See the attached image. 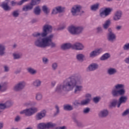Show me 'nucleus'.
Wrapping results in <instances>:
<instances>
[{
    "label": "nucleus",
    "mask_w": 129,
    "mask_h": 129,
    "mask_svg": "<svg viewBox=\"0 0 129 129\" xmlns=\"http://www.w3.org/2000/svg\"><path fill=\"white\" fill-rule=\"evenodd\" d=\"M83 79L80 74H74L64 79L62 83L57 85L55 91L58 94H62L63 91L69 92L74 89L75 94H79L82 91L83 87L81 86Z\"/></svg>",
    "instance_id": "f257e3e1"
},
{
    "label": "nucleus",
    "mask_w": 129,
    "mask_h": 129,
    "mask_svg": "<svg viewBox=\"0 0 129 129\" xmlns=\"http://www.w3.org/2000/svg\"><path fill=\"white\" fill-rule=\"evenodd\" d=\"M53 31V26L49 24H45L42 27V32H36L32 34L34 38H36L34 42V46L37 48L44 49L47 47L56 48L57 44L52 41L54 34H50Z\"/></svg>",
    "instance_id": "f03ea898"
},
{
    "label": "nucleus",
    "mask_w": 129,
    "mask_h": 129,
    "mask_svg": "<svg viewBox=\"0 0 129 129\" xmlns=\"http://www.w3.org/2000/svg\"><path fill=\"white\" fill-rule=\"evenodd\" d=\"M124 85L122 84H117L114 86V88L111 90V94L112 97H118L120 96L118 99L117 103V107H120L122 103H125L127 101V96H124L125 94V89Z\"/></svg>",
    "instance_id": "7ed1b4c3"
},
{
    "label": "nucleus",
    "mask_w": 129,
    "mask_h": 129,
    "mask_svg": "<svg viewBox=\"0 0 129 129\" xmlns=\"http://www.w3.org/2000/svg\"><path fill=\"white\" fill-rule=\"evenodd\" d=\"M68 30L73 36H80L84 31V27L72 25L69 27Z\"/></svg>",
    "instance_id": "20e7f679"
},
{
    "label": "nucleus",
    "mask_w": 129,
    "mask_h": 129,
    "mask_svg": "<svg viewBox=\"0 0 129 129\" xmlns=\"http://www.w3.org/2000/svg\"><path fill=\"white\" fill-rule=\"evenodd\" d=\"M57 126V124L54 123L52 122H49L47 123L41 122L37 124L38 129H50L54 128L55 126Z\"/></svg>",
    "instance_id": "39448f33"
},
{
    "label": "nucleus",
    "mask_w": 129,
    "mask_h": 129,
    "mask_svg": "<svg viewBox=\"0 0 129 129\" xmlns=\"http://www.w3.org/2000/svg\"><path fill=\"white\" fill-rule=\"evenodd\" d=\"M26 87V82L22 81L17 83L13 87V90L15 92H21Z\"/></svg>",
    "instance_id": "423d86ee"
},
{
    "label": "nucleus",
    "mask_w": 129,
    "mask_h": 129,
    "mask_svg": "<svg viewBox=\"0 0 129 129\" xmlns=\"http://www.w3.org/2000/svg\"><path fill=\"white\" fill-rule=\"evenodd\" d=\"M37 111L38 108L36 107L29 108L21 111L20 114H24V113L26 116H31V115H33V114L36 113Z\"/></svg>",
    "instance_id": "0eeeda50"
},
{
    "label": "nucleus",
    "mask_w": 129,
    "mask_h": 129,
    "mask_svg": "<svg viewBox=\"0 0 129 129\" xmlns=\"http://www.w3.org/2000/svg\"><path fill=\"white\" fill-rule=\"evenodd\" d=\"M90 103V99L86 98L84 100H83L81 101L79 100H75L73 102V104L75 107H78L79 105L84 106L88 105Z\"/></svg>",
    "instance_id": "6e6552de"
},
{
    "label": "nucleus",
    "mask_w": 129,
    "mask_h": 129,
    "mask_svg": "<svg viewBox=\"0 0 129 129\" xmlns=\"http://www.w3.org/2000/svg\"><path fill=\"white\" fill-rule=\"evenodd\" d=\"M82 10V6L81 5H75L74 6L71 10L72 15L75 17L77 16H79L81 13Z\"/></svg>",
    "instance_id": "1a4fd4ad"
},
{
    "label": "nucleus",
    "mask_w": 129,
    "mask_h": 129,
    "mask_svg": "<svg viewBox=\"0 0 129 129\" xmlns=\"http://www.w3.org/2000/svg\"><path fill=\"white\" fill-rule=\"evenodd\" d=\"M116 39V36L115 34L112 32V29L111 28H109L108 29V33H107V40L109 42H111V43H113L114 41H115Z\"/></svg>",
    "instance_id": "9d476101"
},
{
    "label": "nucleus",
    "mask_w": 129,
    "mask_h": 129,
    "mask_svg": "<svg viewBox=\"0 0 129 129\" xmlns=\"http://www.w3.org/2000/svg\"><path fill=\"white\" fill-rule=\"evenodd\" d=\"M65 7L57 6L54 8L52 11V15H57V14H63L65 13Z\"/></svg>",
    "instance_id": "9b49d317"
},
{
    "label": "nucleus",
    "mask_w": 129,
    "mask_h": 129,
    "mask_svg": "<svg viewBox=\"0 0 129 129\" xmlns=\"http://www.w3.org/2000/svg\"><path fill=\"white\" fill-rule=\"evenodd\" d=\"M103 51V49L101 48L96 49L90 52L89 56L90 58H94V57H96V56L100 55V54L102 53Z\"/></svg>",
    "instance_id": "f8f14e48"
},
{
    "label": "nucleus",
    "mask_w": 129,
    "mask_h": 129,
    "mask_svg": "<svg viewBox=\"0 0 129 129\" xmlns=\"http://www.w3.org/2000/svg\"><path fill=\"white\" fill-rule=\"evenodd\" d=\"M72 49L73 50H77V51H82L84 50V45L80 42H76L72 44Z\"/></svg>",
    "instance_id": "ddd939ff"
},
{
    "label": "nucleus",
    "mask_w": 129,
    "mask_h": 129,
    "mask_svg": "<svg viewBox=\"0 0 129 129\" xmlns=\"http://www.w3.org/2000/svg\"><path fill=\"white\" fill-rule=\"evenodd\" d=\"M112 11H113L112 8H106L100 13L99 16L101 18H103L104 15L105 17H107V16H109V14H111Z\"/></svg>",
    "instance_id": "4468645a"
},
{
    "label": "nucleus",
    "mask_w": 129,
    "mask_h": 129,
    "mask_svg": "<svg viewBox=\"0 0 129 129\" xmlns=\"http://www.w3.org/2000/svg\"><path fill=\"white\" fill-rule=\"evenodd\" d=\"M46 114L47 111L46 110H42L40 112L37 113L35 116L36 120H41V119L46 116Z\"/></svg>",
    "instance_id": "2eb2a0df"
},
{
    "label": "nucleus",
    "mask_w": 129,
    "mask_h": 129,
    "mask_svg": "<svg viewBox=\"0 0 129 129\" xmlns=\"http://www.w3.org/2000/svg\"><path fill=\"white\" fill-rule=\"evenodd\" d=\"M98 67H99V66H98L97 63H92L89 65V66L87 68V72L95 71V70H97V69H98Z\"/></svg>",
    "instance_id": "dca6fc26"
},
{
    "label": "nucleus",
    "mask_w": 129,
    "mask_h": 129,
    "mask_svg": "<svg viewBox=\"0 0 129 129\" xmlns=\"http://www.w3.org/2000/svg\"><path fill=\"white\" fill-rule=\"evenodd\" d=\"M1 7L3 9L5 12H9L12 10V8L9 6V2H4L1 4Z\"/></svg>",
    "instance_id": "f3484780"
},
{
    "label": "nucleus",
    "mask_w": 129,
    "mask_h": 129,
    "mask_svg": "<svg viewBox=\"0 0 129 129\" xmlns=\"http://www.w3.org/2000/svg\"><path fill=\"white\" fill-rule=\"evenodd\" d=\"M121 16H122V12L120 11H118L115 13L113 17V21H119L121 19Z\"/></svg>",
    "instance_id": "a211bd4d"
},
{
    "label": "nucleus",
    "mask_w": 129,
    "mask_h": 129,
    "mask_svg": "<svg viewBox=\"0 0 129 129\" xmlns=\"http://www.w3.org/2000/svg\"><path fill=\"white\" fill-rule=\"evenodd\" d=\"M29 2V0H21L19 2H16L14 1H11L10 2V5L11 7H16V6H22L24 3Z\"/></svg>",
    "instance_id": "6ab92c4d"
},
{
    "label": "nucleus",
    "mask_w": 129,
    "mask_h": 129,
    "mask_svg": "<svg viewBox=\"0 0 129 129\" xmlns=\"http://www.w3.org/2000/svg\"><path fill=\"white\" fill-rule=\"evenodd\" d=\"M107 73L110 76L115 75L117 73V70L114 68H109L107 70Z\"/></svg>",
    "instance_id": "aec40b11"
},
{
    "label": "nucleus",
    "mask_w": 129,
    "mask_h": 129,
    "mask_svg": "<svg viewBox=\"0 0 129 129\" xmlns=\"http://www.w3.org/2000/svg\"><path fill=\"white\" fill-rule=\"evenodd\" d=\"M110 25H111V20L110 19L106 20L102 24L103 29H104V30H108L109 27H110Z\"/></svg>",
    "instance_id": "412c9836"
},
{
    "label": "nucleus",
    "mask_w": 129,
    "mask_h": 129,
    "mask_svg": "<svg viewBox=\"0 0 129 129\" xmlns=\"http://www.w3.org/2000/svg\"><path fill=\"white\" fill-rule=\"evenodd\" d=\"M32 85L34 87H35V88H39V87L42 85V81L37 79L33 82Z\"/></svg>",
    "instance_id": "4be33fe9"
},
{
    "label": "nucleus",
    "mask_w": 129,
    "mask_h": 129,
    "mask_svg": "<svg viewBox=\"0 0 129 129\" xmlns=\"http://www.w3.org/2000/svg\"><path fill=\"white\" fill-rule=\"evenodd\" d=\"M61 50H69V49H70L72 48V44L70 43H67L63 44L60 46Z\"/></svg>",
    "instance_id": "5701e85b"
},
{
    "label": "nucleus",
    "mask_w": 129,
    "mask_h": 129,
    "mask_svg": "<svg viewBox=\"0 0 129 129\" xmlns=\"http://www.w3.org/2000/svg\"><path fill=\"white\" fill-rule=\"evenodd\" d=\"M1 104L4 108V109H6V108H10V107H12V106H13V105L14 104V102L11 101H7L5 103Z\"/></svg>",
    "instance_id": "b1692460"
},
{
    "label": "nucleus",
    "mask_w": 129,
    "mask_h": 129,
    "mask_svg": "<svg viewBox=\"0 0 129 129\" xmlns=\"http://www.w3.org/2000/svg\"><path fill=\"white\" fill-rule=\"evenodd\" d=\"M108 115V110L104 109L101 110L99 113V117L104 118Z\"/></svg>",
    "instance_id": "393cba45"
},
{
    "label": "nucleus",
    "mask_w": 129,
    "mask_h": 129,
    "mask_svg": "<svg viewBox=\"0 0 129 129\" xmlns=\"http://www.w3.org/2000/svg\"><path fill=\"white\" fill-rule=\"evenodd\" d=\"M12 56L14 60H19L22 58L23 54L21 52H15L13 53Z\"/></svg>",
    "instance_id": "a878e982"
},
{
    "label": "nucleus",
    "mask_w": 129,
    "mask_h": 129,
    "mask_svg": "<svg viewBox=\"0 0 129 129\" xmlns=\"http://www.w3.org/2000/svg\"><path fill=\"white\" fill-rule=\"evenodd\" d=\"M76 58L79 62H83L84 61V58H85V55L82 53H79L76 55Z\"/></svg>",
    "instance_id": "bb28decb"
},
{
    "label": "nucleus",
    "mask_w": 129,
    "mask_h": 129,
    "mask_svg": "<svg viewBox=\"0 0 129 129\" xmlns=\"http://www.w3.org/2000/svg\"><path fill=\"white\" fill-rule=\"evenodd\" d=\"M6 55V46L0 44V56L2 57Z\"/></svg>",
    "instance_id": "cd10ccee"
},
{
    "label": "nucleus",
    "mask_w": 129,
    "mask_h": 129,
    "mask_svg": "<svg viewBox=\"0 0 129 129\" xmlns=\"http://www.w3.org/2000/svg\"><path fill=\"white\" fill-rule=\"evenodd\" d=\"M33 13L35 16H40L41 15V8L38 6L34 8Z\"/></svg>",
    "instance_id": "c85d7f7f"
},
{
    "label": "nucleus",
    "mask_w": 129,
    "mask_h": 129,
    "mask_svg": "<svg viewBox=\"0 0 129 129\" xmlns=\"http://www.w3.org/2000/svg\"><path fill=\"white\" fill-rule=\"evenodd\" d=\"M27 71L31 75H35V74H37V71L33 68L29 67L27 69Z\"/></svg>",
    "instance_id": "c756f323"
},
{
    "label": "nucleus",
    "mask_w": 129,
    "mask_h": 129,
    "mask_svg": "<svg viewBox=\"0 0 129 129\" xmlns=\"http://www.w3.org/2000/svg\"><path fill=\"white\" fill-rule=\"evenodd\" d=\"M33 6L31 5V4L29 5H25L23 7L22 9V11L23 12H28L29 11H31V10H33Z\"/></svg>",
    "instance_id": "7c9ffc66"
},
{
    "label": "nucleus",
    "mask_w": 129,
    "mask_h": 129,
    "mask_svg": "<svg viewBox=\"0 0 129 129\" xmlns=\"http://www.w3.org/2000/svg\"><path fill=\"white\" fill-rule=\"evenodd\" d=\"M99 6H100V4L97 3L95 4H94L91 6V10L93 12H96L99 9Z\"/></svg>",
    "instance_id": "2f4dec72"
},
{
    "label": "nucleus",
    "mask_w": 129,
    "mask_h": 129,
    "mask_svg": "<svg viewBox=\"0 0 129 129\" xmlns=\"http://www.w3.org/2000/svg\"><path fill=\"white\" fill-rule=\"evenodd\" d=\"M110 58V54L108 53H104L100 58V60L101 61H105V60H107V59H109Z\"/></svg>",
    "instance_id": "473e14b6"
},
{
    "label": "nucleus",
    "mask_w": 129,
    "mask_h": 129,
    "mask_svg": "<svg viewBox=\"0 0 129 129\" xmlns=\"http://www.w3.org/2000/svg\"><path fill=\"white\" fill-rule=\"evenodd\" d=\"M73 119L74 120V122H75V123L76 124V125L77 126H78V127H83V124L82 123V122L78 121L76 117H73Z\"/></svg>",
    "instance_id": "72a5a7b5"
},
{
    "label": "nucleus",
    "mask_w": 129,
    "mask_h": 129,
    "mask_svg": "<svg viewBox=\"0 0 129 129\" xmlns=\"http://www.w3.org/2000/svg\"><path fill=\"white\" fill-rule=\"evenodd\" d=\"M63 109L64 110H68L69 111H71V110H73V106L69 104L64 105Z\"/></svg>",
    "instance_id": "f704fd0d"
},
{
    "label": "nucleus",
    "mask_w": 129,
    "mask_h": 129,
    "mask_svg": "<svg viewBox=\"0 0 129 129\" xmlns=\"http://www.w3.org/2000/svg\"><path fill=\"white\" fill-rule=\"evenodd\" d=\"M42 10L45 15H48L50 13V10H49V8L46 5L42 6Z\"/></svg>",
    "instance_id": "c9c22d12"
},
{
    "label": "nucleus",
    "mask_w": 129,
    "mask_h": 129,
    "mask_svg": "<svg viewBox=\"0 0 129 129\" xmlns=\"http://www.w3.org/2000/svg\"><path fill=\"white\" fill-rule=\"evenodd\" d=\"M35 99L37 101H41L43 99V95L40 93H38L36 94Z\"/></svg>",
    "instance_id": "e433bc0d"
},
{
    "label": "nucleus",
    "mask_w": 129,
    "mask_h": 129,
    "mask_svg": "<svg viewBox=\"0 0 129 129\" xmlns=\"http://www.w3.org/2000/svg\"><path fill=\"white\" fill-rule=\"evenodd\" d=\"M40 2L41 0H31L30 4L31 5V6H32V7H34V6L39 5Z\"/></svg>",
    "instance_id": "4c0bfd02"
},
{
    "label": "nucleus",
    "mask_w": 129,
    "mask_h": 129,
    "mask_svg": "<svg viewBox=\"0 0 129 129\" xmlns=\"http://www.w3.org/2000/svg\"><path fill=\"white\" fill-rule=\"evenodd\" d=\"M58 68V63L57 62H53L51 64V69L53 71H56L57 69Z\"/></svg>",
    "instance_id": "58836bf2"
},
{
    "label": "nucleus",
    "mask_w": 129,
    "mask_h": 129,
    "mask_svg": "<svg viewBox=\"0 0 129 129\" xmlns=\"http://www.w3.org/2000/svg\"><path fill=\"white\" fill-rule=\"evenodd\" d=\"M117 103H118V102H117V99H114L112 100V102H111V106H112V107H115Z\"/></svg>",
    "instance_id": "ea45409f"
},
{
    "label": "nucleus",
    "mask_w": 129,
    "mask_h": 129,
    "mask_svg": "<svg viewBox=\"0 0 129 129\" xmlns=\"http://www.w3.org/2000/svg\"><path fill=\"white\" fill-rule=\"evenodd\" d=\"M12 16L14 18H18L20 16V13H19V10H15L12 12Z\"/></svg>",
    "instance_id": "a19ab883"
},
{
    "label": "nucleus",
    "mask_w": 129,
    "mask_h": 129,
    "mask_svg": "<svg viewBox=\"0 0 129 129\" xmlns=\"http://www.w3.org/2000/svg\"><path fill=\"white\" fill-rule=\"evenodd\" d=\"M123 50H124V51H128L129 50V42L125 43L123 46Z\"/></svg>",
    "instance_id": "79ce46f5"
},
{
    "label": "nucleus",
    "mask_w": 129,
    "mask_h": 129,
    "mask_svg": "<svg viewBox=\"0 0 129 129\" xmlns=\"http://www.w3.org/2000/svg\"><path fill=\"white\" fill-rule=\"evenodd\" d=\"M83 112L85 114H88L89 112H90V108L89 107L85 108L83 110Z\"/></svg>",
    "instance_id": "37998d69"
},
{
    "label": "nucleus",
    "mask_w": 129,
    "mask_h": 129,
    "mask_svg": "<svg viewBox=\"0 0 129 129\" xmlns=\"http://www.w3.org/2000/svg\"><path fill=\"white\" fill-rule=\"evenodd\" d=\"M55 108L56 111L54 113V115H57V114H59V113H60V109L59 108V106L57 105H55Z\"/></svg>",
    "instance_id": "c03bdc74"
},
{
    "label": "nucleus",
    "mask_w": 129,
    "mask_h": 129,
    "mask_svg": "<svg viewBox=\"0 0 129 129\" xmlns=\"http://www.w3.org/2000/svg\"><path fill=\"white\" fill-rule=\"evenodd\" d=\"M100 100V98L99 97H95L93 98V101L95 103H98Z\"/></svg>",
    "instance_id": "a18cd8bd"
},
{
    "label": "nucleus",
    "mask_w": 129,
    "mask_h": 129,
    "mask_svg": "<svg viewBox=\"0 0 129 129\" xmlns=\"http://www.w3.org/2000/svg\"><path fill=\"white\" fill-rule=\"evenodd\" d=\"M24 106L29 107V106H32V102H26L23 103Z\"/></svg>",
    "instance_id": "49530a36"
},
{
    "label": "nucleus",
    "mask_w": 129,
    "mask_h": 129,
    "mask_svg": "<svg viewBox=\"0 0 129 129\" xmlns=\"http://www.w3.org/2000/svg\"><path fill=\"white\" fill-rule=\"evenodd\" d=\"M97 32L98 34H101V33H103V29H102V28H101V27H98L97 28Z\"/></svg>",
    "instance_id": "de8ad7c7"
},
{
    "label": "nucleus",
    "mask_w": 129,
    "mask_h": 129,
    "mask_svg": "<svg viewBox=\"0 0 129 129\" xmlns=\"http://www.w3.org/2000/svg\"><path fill=\"white\" fill-rule=\"evenodd\" d=\"M129 114V109H127L126 110H125L122 113V116H125V115H127V114Z\"/></svg>",
    "instance_id": "09e8293b"
},
{
    "label": "nucleus",
    "mask_w": 129,
    "mask_h": 129,
    "mask_svg": "<svg viewBox=\"0 0 129 129\" xmlns=\"http://www.w3.org/2000/svg\"><path fill=\"white\" fill-rule=\"evenodd\" d=\"M4 72H9L10 71V68L7 65L4 66Z\"/></svg>",
    "instance_id": "8fccbe9b"
},
{
    "label": "nucleus",
    "mask_w": 129,
    "mask_h": 129,
    "mask_svg": "<svg viewBox=\"0 0 129 129\" xmlns=\"http://www.w3.org/2000/svg\"><path fill=\"white\" fill-rule=\"evenodd\" d=\"M66 27V26L62 25L57 28L56 29V31H62V30H64V29H65Z\"/></svg>",
    "instance_id": "3c124183"
},
{
    "label": "nucleus",
    "mask_w": 129,
    "mask_h": 129,
    "mask_svg": "<svg viewBox=\"0 0 129 129\" xmlns=\"http://www.w3.org/2000/svg\"><path fill=\"white\" fill-rule=\"evenodd\" d=\"M42 62L44 63V64H46V63H48L49 62V59L46 57H43L42 58Z\"/></svg>",
    "instance_id": "603ef678"
},
{
    "label": "nucleus",
    "mask_w": 129,
    "mask_h": 129,
    "mask_svg": "<svg viewBox=\"0 0 129 129\" xmlns=\"http://www.w3.org/2000/svg\"><path fill=\"white\" fill-rule=\"evenodd\" d=\"M115 29L116 31H120L121 29H122V26L121 25H117V26L115 27Z\"/></svg>",
    "instance_id": "864d4df0"
},
{
    "label": "nucleus",
    "mask_w": 129,
    "mask_h": 129,
    "mask_svg": "<svg viewBox=\"0 0 129 129\" xmlns=\"http://www.w3.org/2000/svg\"><path fill=\"white\" fill-rule=\"evenodd\" d=\"M7 89L8 88H7V87H3L2 86V87L1 88V90H0V91H1L2 92H6V91H7Z\"/></svg>",
    "instance_id": "5fc2aeb1"
},
{
    "label": "nucleus",
    "mask_w": 129,
    "mask_h": 129,
    "mask_svg": "<svg viewBox=\"0 0 129 129\" xmlns=\"http://www.w3.org/2000/svg\"><path fill=\"white\" fill-rule=\"evenodd\" d=\"M124 62L126 64H128V65H129V56L124 59Z\"/></svg>",
    "instance_id": "6e6d98bb"
},
{
    "label": "nucleus",
    "mask_w": 129,
    "mask_h": 129,
    "mask_svg": "<svg viewBox=\"0 0 129 129\" xmlns=\"http://www.w3.org/2000/svg\"><path fill=\"white\" fill-rule=\"evenodd\" d=\"M21 119V117H20V116H17L15 119V121H16L17 122H18V121H19V120H20Z\"/></svg>",
    "instance_id": "4d7b16f0"
},
{
    "label": "nucleus",
    "mask_w": 129,
    "mask_h": 129,
    "mask_svg": "<svg viewBox=\"0 0 129 129\" xmlns=\"http://www.w3.org/2000/svg\"><path fill=\"white\" fill-rule=\"evenodd\" d=\"M86 97H87V98H89L90 99V101H91V94H87L86 95Z\"/></svg>",
    "instance_id": "13d9d810"
},
{
    "label": "nucleus",
    "mask_w": 129,
    "mask_h": 129,
    "mask_svg": "<svg viewBox=\"0 0 129 129\" xmlns=\"http://www.w3.org/2000/svg\"><path fill=\"white\" fill-rule=\"evenodd\" d=\"M37 22H38V20L35 19L32 20V21H31L32 24H36V23H37Z\"/></svg>",
    "instance_id": "bf43d9fd"
},
{
    "label": "nucleus",
    "mask_w": 129,
    "mask_h": 129,
    "mask_svg": "<svg viewBox=\"0 0 129 129\" xmlns=\"http://www.w3.org/2000/svg\"><path fill=\"white\" fill-rule=\"evenodd\" d=\"M59 129H67V127L66 126H58Z\"/></svg>",
    "instance_id": "052dcab7"
},
{
    "label": "nucleus",
    "mask_w": 129,
    "mask_h": 129,
    "mask_svg": "<svg viewBox=\"0 0 129 129\" xmlns=\"http://www.w3.org/2000/svg\"><path fill=\"white\" fill-rule=\"evenodd\" d=\"M55 85H56V82H51V86H52V87H54V86H55Z\"/></svg>",
    "instance_id": "680f3d73"
},
{
    "label": "nucleus",
    "mask_w": 129,
    "mask_h": 129,
    "mask_svg": "<svg viewBox=\"0 0 129 129\" xmlns=\"http://www.w3.org/2000/svg\"><path fill=\"white\" fill-rule=\"evenodd\" d=\"M4 127V123L0 122V129L3 128Z\"/></svg>",
    "instance_id": "e2e57ef3"
},
{
    "label": "nucleus",
    "mask_w": 129,
    "mask_h": 129,
    "mask_svg": "<svg viewBox=\"0 0 129 129\" xmlns=\"http://www.w3.org/2000/svg\"><path fill=\"white\" fill-rule=\"evenodd\" d=\"M19 73H21V71L20 70H17L15 72V74H19Z\"/></svg>",
    "instance_id": "0e129e2a"
},
{
    "label": "nucleus",
    "mask_w": 129,
    "mask_h": 129,
    "mask_svg": "<svg viewBox=\"0 0 129 129\" xmlns=\"http://www.w3.org/2000/svg\"><path fill=\"white\" fill-rule=\"evenodd\" d=\"M31 104H32V105H36L37 103L36 102H31Z\"/></svg>",
    "instance_id": "69168bd1"
},
{
    "label": "nucleus",
    "mask_w": 129,
    "mask_h": 129,
    "mask_svg": "<svg viewBox=\"0 0 129 129\" xmlns=\"http://www.w3.org/2000/svg\"><path fill=\"white\" fill-rule=\"evenodd\" d=\"M82 14H84V11H81V13H80V15H82Z\"/></svg>",
    "instance_id": "338daca9"
},
{
    "label": "nucleus",
    "mask_w": 129,
    "mask_h": 129,
    "mask_svg": "<svg viewBox=\"0 0 129 129\" xmlns=\"http://www.w3.org/2000/svg\"><path fill=\"white\" fill-rule=\"evenodd\" d=\"M25 129H33V128L32 127H28L26 128Z\"/></svg>",
    "instance_id": "774afa93"
}]
</instances>
